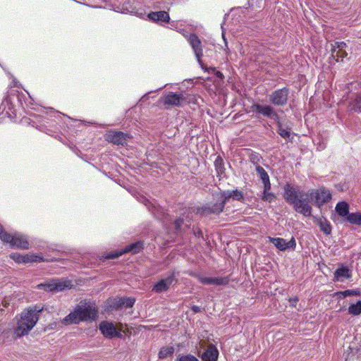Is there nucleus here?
I'll use <instances>...</instances> for the list:
<instances>
[{
  "instance_id": "nucleus-13",
  "label": "nucleus",
  "mask_w": 361,
  "mask_h": 361,
  "mask_svg": "<svg viewBox=\"0 0 361 361\" xmlns=\"http://www.w3.org/2000/svg\"><path fill=\"white\" fill-rule=\"evenodd\" d=\"M68 282L65 281H61L59 279H53L47 283H41L38 285L40 289H43L46 291H61L65 288L68 287Z\"/></svg>"
},
{
  "instance_id": "nucleus-9",
  "label": "nucleus",
  "mask_w": 361,
  "mask_h": 361,
  "mask_svg": "<svg viewBox=\"0 0 361 361\" xmlns=\"http://www.w3.org/2000/svg\"><path fill=\"white\" fill-rule=\"evenodd\" d=\"M192 276L195 277L201 283L204 285L214 284L216 286H226L229 283L228 276L221 277H207L200 274H192Z\"/></svg>"
},
{
  "instance_id": "nucleus-8",
  "label": "nucleus",
  "mask_w": 361,
  "mask_h": 361,
  "mask_svg": "<svg viewBox=\"0 0 361 361\" xmlns=\"http://www.w3.org/2000/svg\"><path fill=\"white\" fill-rule=\"evenodd\" d=\"M143 248V243L142 241H137L127 245L124 249L120 251H115L109 253L105 258L106 259H115L127 252H131L136 254L140 252Z\"/></svg>"
},
{
  "instance_id": "nucleus-14",
  "label": "nucleus",
  "mask_w": 361,
  "mask_h": 361,
  "mask_svg": "<svg viewBox=\"0 0 361 361\" xmlns=\"http://www.w3.org/2000/svg\"><path fill=\"white\" fill-rule=\"evenodd\" d=\"M269 241L281 251H285L288 249L294 250L296 247V241L294 237H292L289 241H286L282 238H269Z\"/></svg>"
},
{
  "instance_id": "nucleus-19",
  "label": "nucleus",
  "mask_w": 361,
  "mask_h": 361,
  "mask_svg": "<svg viewBox=\"0 0 361 361\" xmlns=\"http://www.w3.org/2000/svg\"><path fill=\"white\" fill-rule=\"evenodd\" d=\"M224 207L225 204L222 201L214 204H207L202 207V213L204 214H219L224 211Z\"/></svg>"
},
{
  "instance_id": "nucleus-4",
  "label": "nucleus",
  "mask_w": 361,
  "mask_h": 361,
  "mask_svg": "<svg viewBox=\"0 0 361 361\" xmlns=\"http://www.w3.org/2000/svg\"><path fill=\"white\" fill-rule=\"evenodd\" d=\"M0 238L3 242L8 243L11 247L23 250L29 248L27 237L18 233H9L1 228L0 230Z\"/></svg>"
},
{
  "instance_id": "nucleus-31",
  "label": "nucleus",
  "mask_w": 361,
  "mask_h": 361,
  "mask_svg": "<svg viewBox=\"0 0 361 361\" xmlns=\"http://www.w3.org/2000/svg\"><path fill=\"white\" fill-rule=\"evenodd\" d=\"M347 221L350 224L361 226V213H350L347 217Z\"/></svg>"
},
{
  "instance_id": "nucleus-39",
  "label": "nucleus",
  "mask_w": 361,
  "mask_h": 361,
  "mask_svg": "<svg viewBox=\"0 0 361 361\" xmlns=\"http://www.w3.org/2000/svg\"><path fill=\"white\" fill-rule=\"evenodd\" d=\"M338 56H331V57L336 61H339L340 60L342 61L343 58L347 56V53L345 51H343L338 53Z\"/></svg>"
},
{
  "instance_id": "nucleus-30",
  "label": "nucleus",
  "mask_w": 361,
  "mask_h": 361,
  "mask_svg": "<svg viewBox=\"0 0 361 361\" xmlns=\"http://www.w3.org/2000/svg\"><path fill=\"white\" fill-rule=\"evenodd\" d=\"M277 133L284 139L290 140L291 135V129L288 127H284L283 125L277 127Z\"/></svg>"
},
{
  "instance_id": "nucleus-10",
  "label": "nucleus",
  "mask_w": 361,
  "mask_h": 361,
  "mask_svg": "<svg viewBox=\"0 0 361 361\" xmlns=\"http://www.w3.org/2000/svg\"><path fill=\"white\" fill-rule=\"evenodd\" d=\"M130 138V135L121 131L109 130L105 135V140L117 145H124Z\"/></svg>"
},
{
  "instance_id": "nucleus-28",
  "label": "nucleus",
  "mask_w": 361,
  "mask_h": 361,
  "mask_svg": "<svg viewBox=\"0 0 361 361\" xmlns=\"http://www.w3.org/2000/svg\"><path fill=\"white\" fill-rule=\"evenodd\" d=\"M174 353V348L173 346H166L163 347L160 349L159 352V357L161 359H164L171 356Z\"/></svg>"
},
{
  "instance_id": "nucleus-27",
  "label": "nucleus",
  "mask_w": 361,
  "mask_h": 361,
  "mask_svg": "<svg viewBox=\"0 0 361 361\" xmlns=\"http://www.w3.org/2000/svg\"><path fill=\"white\" fill-rule=\"evenodd\" d=\"M350 111L355 112H361V94H358L356 98L353 100L349 105Z\"/></svg>"
},
{
  "instance_id": "nucleus-38",
  "label": "nucleus",
  "mask_w": 361,
  "mask_h": 361,
  "mask_svg": "<svg viewBox=\"0 0 361 361\" xmlns=\"http://www.w3.org/2000/svg\"><path fill=\"white\" fill-rule=\"evenodd\" d=\"M207 71L209 73L212 72V73H214V75L219 79H223L224 78V75L221 72L219 71H216V68L214 67H210L208 68Z\"/></svg>"
},
{
  "instance_id": "nucleus-42",
  "label": "nucleus",
  "mask_w": 361,
  "mask_h": 361,
  "mask_svg": "<svg viewBox=\"0 0 361 361\" xmlns=\"http://www.w3.org/2000/svg\"><path fill=\"white\" fill-rule=\"evenodd\" d=\"M264 184V191L263 192H268L271 190V183L270 180L263 182Z\"/></svg>"
},
{
  "instance_id": "nucleus-12",
  "label": "nucleus",
  "mask_w": 361,
  "mask_h": 361,
  "mask_svg": "<svg viewBox=\"0 0 361 361\" xmlns=\"http://www.w3.org/2000/svg\"><path fill=\"white\" fill-rule=\"evenodd\" d=\"M185 37L195 53V57L198 63L201 65V59L203 55V53L202 49V42L200 39L195 34H190L188 36Z\"/></svg>"
},
{
  "instance_id": "nucleus-6",
  "label": "nucleus",
  "mask_w": 361,
  "mask_h": 361,
  "mask_svg": "<svg viewBox=\"0 0 361 361\" xmlns=\"http://www.w3.org/2000/svg\"><path fill=\"white\" fill-rule=\"evenodd\" d=\"M99 331L103 334V336L109 339H111L113 338H122L123 335L121 334L122 329L117 328L113 322L108 321H103L99 324Z\"/></svg>"
},
{
  "instance_id": "nucleus-17",
  "label": "nucleus",
  "mask_w": 361,
  "mask_h": 361,
  "mask_svg": "<svg viewBox=\"0 0 361 361\" xmlns=\"http://www.w3.org/2000/svg\"><path fill=\"white\" fill-rule=\"evenodd\" d=\"M174 281L175 276L173 274H171L166 279H161L159 281L156 283L153 286L152 290L156 293H162L166 291Z\"/></svg>"
},
{
  "instance_id": "nucleus-21",
  "label": "nucleus",
  "mask_w": 361,
  "mask_h": 361,
  "mask_svg": "<svg viewBox=\"0 0 361 361\" xmlns=\"http://www.w3.org/2000/svg\"><path fill=\"white\" fill-rule=\"evenodd\" d=\"M351 276V270L345 266H341L340 268L337 269L334 274V281L341 282H343L344 279H350Z\"/></svg>"
},
{
  "instance_id": "nucleus-35",
  "label": "nucleus",
  "mask_w": 361,
  "mask_h": 361,
  "mask_svg": "<svg viewBox=\"0 0 361 361\" xmlns=\"http://www.w3.org/2000/svg\"><path fill=\"white\" fill-rule=\"evenodd\" d=\"M360 293L359 290H346L338 292L336 293V295H339L340 298H346L352 295H359Z\"/></svg>"
},
{
  "instance_id": "nucleus-36",
  "label": "nucleus",
  "mask_w": 361,
  "mask_h": 361,
  "mask_svg": "<svg viewBox=\"0 0 361 361\" xmlns=\"http://www.w3.org/2000/svg\"><path fill=\"white\" fill-rule=\"evenodd\" d=\"M275 198L274 193L268 192H263L262 195V200L265 202H271Z\"/></svg>"
},
{
  "instance_id": "nucleus-24",
  "label": "nucleus",
  "mask_w": 361,
  "mask_h": 361,
  "mask_svg": "<svg viewBox=\"0 0 361 361\" xmlns=\"http://www.w3.org/2000/svg\"><path fill=\"white\" fill-rule=\"evenodd\" d=\"M337 214L341 216H347L350 214L349 213V205L346 202H339L335 207Z\"/></svg>"
},
{
  "instance_id": "nucleus-33",
  "label": "nucleus",
  "mask_w": 361,
  "mask_h": 361,
  "mask_svg": "<svg viewBox=\"0 0 361 361\" xmlns=\"http://www.w3.org/2000/svg\"><path fill=\"white\" fill-rule=\"evenodd\" d=\"M348 312L353 315H358L361 313V300L355 304H352L348 307Z\"/></svg>"
},
{
  "instance_id": "nucleus-37",
  "label": "nucleus",
  "mask_w": 361,
  "mask_h": 361,
  "mask_svg": "<svg viewBox=\"0 0 361 361\" xmlns=\"http://www.w3.org/2000/svg\"><path fill=\"white\" fill-rule=\"evenodd\" d=\"M176 361H199V360L192 355H186L179 357Z\"/></svg>"
},
{
  "instance_id": "nucleus-26",
  "label": "nucleus",
  "mask_w": 361,
  "mask_h": 361,
  "mask_svg": "<svg viewBox=\"0 0 361 361\" xmlns=\"http://www.w3.org/2000/svg\"><path fill=\"white\" fill-rule=\"evenodd\" d=\"M346 44L344 42H335L331 44V56H338V53L345 51Z\"/></svg>"
},
{
  "instance_id": "nucleus-23",
  "label": "nucleus",
  "mask_w": 361,
  "mask_h": 361,
  "mask_svg": "<svg viewBox=\"0 0 361 361\" xmlns=\"http://www.w3.org/2000/svg\"><path fill=\"white\" fill-rule=\"evenodd\" d=\"M135 302V299L132 298H120L115 300L114 307L117 309L123 306L126 307H132Z\"/></svg>"
},
{
  "instance_id": "nucleus-5",
  "label": "nucleus",
  "mask_w": 361,
  "mask_h": 361,
  "mask_svg": "<svg viewBox=\"0 0 361 361\" xmlns=\"http://www.w3.org/2000/svg\"><path fill=\"white\" fill-rule=\"evenodd\" d=\"M250 108L252 111L274 120L276 123L277 127L283 125L279 114L271 105L254 103Z\"/></svg>"
},
{
  "instance_id": "nucleus-29",
  "label": "nucleus",
  "mask_w": 361,
  "mask_h": 361,
  "mask_svg": "<svg viewBox=\"0 0 361 361\" xmlns=\"http://www.w3.org/2000/svg\"><path fill=\"white\" fill-rule=\"evenodd\" d=\"M11 108L12 106L10 100L8 97H6L4 99L1 104L0 105V114H4L5 112L6 115L9 116V111L11 110Z\"/></svg>"
},
{
  "instance_id": "nucleus-32",
  "label": "nucleus",
  "mask_w": 361,
  "mask_h": 361,
  "mask_svg": "<svg viewBox=\"0 0 361 361\" xmlns=\"http://www.w3.org/2000/svg\"><path fill=\"white\" fill-rule=\"evenodd\" d=\"M214 166L218 175H221L224 173L225 168L223 159L221 157H217L214 161Z\"/></svg>"
},
{
  "instance_id": "nucleus-11",
  "label": "nucleus",
  "mask_w": 361,
  "mask_h": 361,
  "mask_svg": "<svg viewBox=\"0 0 361 361\" xmlns=\"http://www.w3.org/2000/svg\"><path fill=\"white\" fill-rule=\"evenodd\" d=\"M142 200L145 205L148 208L155 218L163 223H166L167 221L168 214L165 213L164 209L162 207L159 205H155L145 197H142Z\"/></svg>"
},
{
  "instance_id": "nucleus-44",
  "label": "nucleus",
  "mask_w": 361,
  "mask_h": 361,
  "mask_svg": "<svg viewBox=\"0 0 361 361\" xmlns=\"http://www.w3.org/2000/svg\"><path fill=\"white\" fill-rule=\"evenodd\" d=\"M191 310H192L194 312L197 313V312H201V310H202V309H201V307H199V306H197V305H193V306H192Z\"/></svg>"
},
{
  "instance_id": "nucleus-7",
  "label": "nucleus",
  "mask_w": 361,
  "mask_h": 361,
  "mask_svg": "<svg viewBox=\"0 0 361 361\" xmlns=\"http://www.w3.org/2000/svg\"><path fill=\"white\" fill-rule=\"evenodd\" d=\"M288 94L287 87L278 89L269 95V101L274 106H283L287 103Z\"/></svg>"
},
{
  "instance_id": "nucleus-3",
  "label": "nucleus",
  "mask_w": 361,
  "mask_h": 361,
  "mask_svg": "<svg viewBox=\"0 0 361 361\" xmlns=\"http://www.w3.org/2000/svg\"><path fill=\"white\" fill-rule=\"evenodd\" d=\"M97 315V310L90 305L81 302L78 305L73 312H71L63 319V324L67 325L70 324H78L81 321H88L95 319Z\"/></svg>"
},
{
  "instance_id": "nucleus-40",
  "label": "nucleus",
  "mask_w": 361,
  "mask_h": 361,
  "mask_svg": "<svg viewBox=\"0 0 361 361\" xmlns=\"http://www.w3.org/2000/svg\"><path fill=\"white\" fill-rule=\"evenodd\" d=\"M183 223V218L180 217L179 219H177L175 222V228L176 231H179L180 229V226Z\"/></svg>"
},
{
  "instance_id": "nucleus-15",
  "label": "nucleus",
  "mask_w": 361,
  "mask_h": 361,
  "mask_svg": "<svg viewBox=\"0 0 361 361\" xmlns=\"http://www.w3.org/2000/svg\"><path fill=\"white\" fill-rule=\"evenodd\" d=\"M10 257L17 263L26 264L28 262H41L44 261L42 256L34 254L20 255L19 253H12L10 255Z\"/></svg>"
},
{
  "instance_id": "nucleus-1",
  "label": "nucleus",
  "mask_w": 361,
  "mask_h": 361,
  "mask_svg": "<svg viewBox=\"0 0 361 361\" xmlns=\"http://www.w3.org/2000/svg\"><path fill=\"white\" fill-rule=\"evenodd\" d=\"M283 189V197L286 201L293 206L296 212L302 214L304 216L312 215V208L310 204V202H314L318 208H321L331 200L330 191L324 187L305 192L298 186H293L287 183Z\"/></svg>"
},
{
  "instance_id": "nucleus-34",
  "label": "nucleus",
  "mask_w": 361,
  "mask_h": 361,
  "mask_svg": "<svg viewBox=\"0 0 361 361\" xmlns=\"http://www.w3.org/2000/svg\"><path fill=\"white\" fill-rule=\"evenodd\" d=\"M255 170H256V172L259 176L260 179L262 180V183L270 180L269 176L267 172L264 170V169L262 166L257 165L256 166Z\"/></svg>"
},
{
  "instance_id": "nucleus-45",
  "label": "nucleus",
  "mask_w": 361,
  "mask_h": 361,
  "mask_svg": "<svg viewBox=\"0 0 361 361\" xmlns=\"http://www.w3.org/2000/svg\"><path fill=\"white\" fill-rule=\"evenodd\" d=\"M222 37H223L224 43H225V47H226L227 50L228 51L227 40L225 37V34L224 32H222Z\"/></svg>"
},
{
  "instance_id": "nucleus-43",
  "label": "nucleus",
  "mask_w": 361,
  "mask_h": 361,
  "mask_svg": "<svg viewBox=\"0 0 361 361\" xmlns=\"http://www.w3.org/2000/svg\"><path fill=\"white\" fill-rule=\"evenodd\" d=\"M289 301H290V306L295 307L297 302H298V298L297 297L293 298H290Z\"/></svg>"
},
{
  "instance_id": "nucleus-18",
  "label": "nucleus",
  "mask_w": 361,
  "mask_h": 361,
  "mask_svg": "<svg viewBox=\"0 0 361 361\" xmlns=\"http://www.w3.org/2000/svg\"><path fill=\"white\" fill-rule=\"evenodd\" d=\"M200 357L202 361H217L219 350L214 344H209Z\"/></svg>"
},
{
  "instance_id": "nucleus-22",
  "label": "nucleus",
  "mask_w": 361,
  "mask_h": 361,
  "mask_svg": "<svg viewBox=\"0 0 361 361\" xmlns=\"http://www.w3.org/2000/svg\"><path fill=\"white\" fill-rule=\"evenodd\" d=\"M148 18L153 22H169V15L164 11L151 12L147 15Z\"/></svg>"
},
{
  "instance_id": "nucleus-25",
  "label": "nucleus",
  "mask_w": 361,
  "mask_h": 361,
  "mask_svg": "<svg viewBox=\"0 0 361 361\" xmlns=\"http://www.w3.org/2000/svg\"><path fill=\"white\" fill-rule=\"evenodd\" d=\"M317 225L319 226L320 230L326 235H329L331 233V226L330 222L325 218L322 217L317 220Z\"/></svg>"
},
{
  "instance_id": "nucleus-20",
  "label": "nucleus",
  "mask_w": 361,
  "mask_h": 361,
  "mask_svg": "<svg viewBox=\"0 0 361 361\" xmlns=\"http://www.w3.org/2000/svg\"><path fill=\"white\" fill-rule=\"evenodd\" d=\"M221 197L223 200H221L224 204L230 200L233 199L234 200L240 201L243 199L244 195L243 192L238 190H224L221 192Z\"/></svg>"
},
{
  "instance_id": "nucleus-2",
  "label": "nucleus",
  "mask_w": 361,
  "mask_h": 361,
  "mask_svg": "<svg viewBox=\"0 0 361 361\" xmlns=\"http://www.w3.org/2000/svg\"><path fill=\"white\" fill-rule=\"evenodd\" d=\"M43 308L35 306L23 312L20 318L18 320L17 326L14 329V334L20 337L27 334L35 326L39 319L38 314Z\"/></svg>"
},
{
  "instance_id": "nucleus-16",
  "label": "nucleus",
  "mask_w": 361,
  "mask_h": 361,
  "mask_svg": "<svg viewBox=\"0 0 361 361\" xmlns=\"http://www.w3.org/2000/svg\"><path fill=\"white\" fill-rule=\"evenodd\" d=\"M185 97L182 94H177L169 92L164 97V104L165 106H180Z\"/></svg>"
},
{
  "instance_id": "nucleus-41",
  "label": "nucleus",
  "mask_w": 361,
  "mask_h": 361,
  "mask_svg": "<svg viewBox=\"0 0 361 361\" xmlns=\"http://www.w3.org/2000/svg\"><path fill=\"white\" fill-rule=\"evenodd\" d=\"M123 10L126 11L127 13H134L135 15L139 16L140 17L142 15V13H139L138 12L135 11V8H128L127 6H126V8H124Z\"/></svg>"
}]
</instances>
